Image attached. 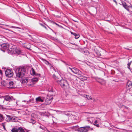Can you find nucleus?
Wrapping results in <instances>:
<instances>
[{"instance_id": "1", "label": "nucleus", "mask_w": 132, "mask_h": 132, "mask_svg": "<svg viewBox=\"0 0 132 132\" xmlns=\"http://www.w3.org/2000/svg\"><path fill=\"white\" fill-rule=\"evenodd\" d=\"M58 75V76H56V75H53V77L56 80L57 82L58 81L60 82V84L61 87L65 88L66 87H68L69 84L67 80L62 79L60 75Z\"/></svg>"}, {"instance_id": "2", "label": "nucleus", "mask_w": 132, "mask_h": 132, "mask_svg": "<svg viewBox=\"0 0 132 132\" xmlns=\"http://www.w3.org/2000/svg\"><path fill=\"white\" fill-rule=\"evenodd\" d=\"M15 72L16 74H25L26 69L24 67H20L16 69Z\"/></svg>"}, {"instance_id": "3", "label": "nucleus", "mask_w": 132, "mask_h": 132, "mask_svg": "<svg viewBox=\"0 0 132 132\" xmlns=\"http://www.w3.org/2000/svg\"><path fill=\"white\" fill-rule=\"evenodd\" d=\"M0 46H1L2 48L4 50H7L10 51V53H13L14 51V49L10 47V46L8 44H3L2 45L0 44Z\"/></svg>"}, {"instance_id": "4", "label": "nucleus", "mask_w": 132, "mask_h": 132, "mask_svg": "<svg viewBox=\"0 0 132 132\" xmlns=\"http://www.w3.org/2000/svg\"><path fill=\"white\" fill-rule=\"evenodd\" d=\"M89 126H86L84 127H80L78 129V131L81 132H87L90 129Z\"/></svg>"}, {"instance_id": "5", "label": "nucleus", "mask_w": 132, "mask_h": 132, "mask_svg": "<svg viewBox=\"0 0 132 132\" xmlns=\"http://www.w3.org/2000/svg\"><path fill=\"white\" fill-rule=\"evenodd\" d=\"M13 98L12 97H10L8 95L5 96H2L1 98V99L3 100V103H4L5 101H8L9 102L12 101V98Z\"/></svg>"}, {"instance_id": "6", "label": "nucleus", "mask_w": 132, "mask_h": 132, "mask_svg": "<svg viewBox=\"0 0 132 132\" xmlns=\"http://www.w3.org/2000/svg\"><path fill=\"white\" fill-rule=\"evenodd\" d=\"M2 69H4L3 71H5V74H13V72L11 69H6L5 68H2Z\"/></svg>"}, {"instance_id": "7", "label": "nucleus", "mask_w": 132, "mask_h": 132, "mask_svg": "<svg viewBox=\"0 0 132 132\" xmlns=\"http://www.w3.org/2000/svg\"><path fill=\"white\" fill-rule=\"evenodd\" d=\"M11 131L12 132H24L23 129L21 127L13 128L11 130Z\"/></svg>"}, {"instance_id": "8", "label": "nucleus", "mask_w": 132, "mask_h": 132, "mask_svg": "<svg viewBox=\"0 0 132 132\" xmlns=\"http://www.w3.org/2000/svg\"><path fill=\"white\" fill-rule=\"evenodd\" d=\"M69 68L75 74H80L81 73V72L80 71H79L78 69L76 68H71L69 67Z\"/></svg>"}, {"instance_id": "9", "label": "nucleus", "mask_w": 132, "mask_h": 132, "mask_svg": "<svg viewBox=\"0 0 132 132\" xmlns=\"http://www.w3.org/2000/svg\"><path fill=\"white\" fill-rule=\"evenodd\" d=\"M45 100V98L44 97L39 96L36 98V100L37 103L43 102Z\"/></svg>"}, {"instance_id": "10", "label": "nucleus", "mask_w": 132, "mask_h": 132, "mask_svg": "<svg viewBox=\"0 0 132 132\" xmlns=\"http://www.w3.org/2000/svg\"><path fill=\"white\" fill-rule=\"evenodd\" d=\"M122 2V5L123 7L127 10L129 11L128 7L129 6H127L126 3L122 1V0L121 1Z\"/></svg>"}, {"instance_id": "11", "label": "nucleus", "mask_w": 132, "mask_h": 132, "mask_svg": "<svg viewBox=\"0 0 132 132\" xmlns=\"http://www.w3.org/2000/svg\"><path fill=\"white\" fill-rule=\"evenodd\" d=\"M15 78L16 79L18 80L21 79L22 77L24 76V75H15Z\"/></svg>"}, {"instance_id": "12", "label": "nucleus", "mask_w": 132, "mask_h": 132, "mask_svg": "<svg viewBox=\"0 0 132 132\" xmlns=\"http://www.w3.org/2000/svg\"><path fill=\"white\" fill-rule=\"evenodd\" d=\"M12 49H13V48L14 49V51L13 52V53H11L12 54H15V53H17L18 54H20L21 53V51L20 50H19L18 49H15V48H12Z\"/></svg>"}, {"instance_id": "13", "label": "nucleus", "mask_w": 132, "mask_h": 132, "mask_svg": "<svg viewBox=\"0 0 132 132\" xmlns=\"http://www.w3.org/2000/svg\"><path fill=\"white\" fill-rule=\"evenodd\" d=\"M51 100H50L48 98H47L45 100V103L46 104H49L51 103Z\"/></svg>"}, {"instance_id": "14", "label": "nucleus", "mask_w": 132, "mask_h": 132, "mask_svg": "<svg viewBox=\"0 0 132 132\" xmlns=\"http://www.w3.org/2000/svg\"><path fill=\"white\" fill-rule=\"evenodd\" d=\"M127 85L129 89L131 88L132 87V82L130 81H129L127 84Z\"/></svg>"}, {"instance_id": "15", "label": "nucleus", "mask_w": 132, "mask_h": 132, "mask_svg": "<svg viewBox=\"0 0 132 132\" xmlns=\"http://www.w3.org/2000/svg\"><path fill=\"white\" fill-rule=\"evenodd\" d=\"M28 81V79L24 78L22 80L21 82L23 84H25L27 83Z\"/></svg>"}, {"instance_id": "16", "label": "nucleus", "mask_w": 132, "mask_h": 132, "mask_svg": "<svg viewBox=\"0 0 132 132\" xmlns=\"http://www.w3.org/2000/svg\"><path fill=\"white\" fill-rule=\"evenodd\" d=\"M98 82L102 85H105L106 84V82L105 81L103 80H100Z\"/></svg>"}, {"instance_id": "17", "label": "nucleus", "mask_w": 132, "mask_h": 132, "mask_svg": "<svg viewBox=\"0 0 132 132\" xmlns=\"http://www.w3.org/2000/svg\"><path fill=\"white\" fill-rule=\"evenodd\" d=\"M30 74H35V72L33 68H31L30 70Z\"/></svg>"}, {"instance_id": "18", "label": "nucleus", "mask_w": 132, "mask_h": 132, "mask_svg": "<svg viewBox=\"0 0 132 132\" xmlns=\"http://www.w3.org/2000/svg\"><path fill=\"white\" fill-rule=\"evenodd\" d=\"M80 79H81L82 81L86 80L87 79V78L86 77L83 76L82 75L81 76H80Z\"/></svg>"}, {"instance_id": "19", "label": "nucleus", "mask_w": 132, "mask_h": 132, "mask_svg": "<svg viewBox=\"0 0 132 132\" xmlns=\"http://www.w3.org/2000/svg\"><path fill=\"white\" fill-rule=\"evenodd\" d=\"M6 120L7 121H10L12 119L10 116L7 115Z\"/></svg>"}, {"instance_id": "20", "label": "nucleus", "mask_w": 132, "mask_h": 132, "mask_svg": "<svg viewBox=\"0 0 132 132\" xmlns=\"http://www.w3.org/2000/svg\"><path fill=\"white\" fill-rule=\"evenodd\" d=\"M47 98L52 101L53 98V96L52 95H50L49 96L48 95Z\"/></svg>"}, {"instance_id": "21", "label": "nucleus", "mask_w": 132, "mask_h": 132, "mask_svg": "<svg viewBox=\"0 0 132 132\" xmlns=\"http://www.w3.org/2000/svg\"><path fill=\"white\" fill-rule=\"evenodd\" d=\"M0 39L2 40L3 41H5L6 38L4 36L2 35H0Z\"/></svg>"}, {"instance_id": "22", "label": "nucleus", "mask_w": 132, "mask_h": 132, "mask_svg": "<svg viewBox=\"0 0 132 132\" xmlns=\"http://www.w3.org/2000/svg\"><path fill=\"white\" fill-rule=\"evenodd\" d=\"M4 118L3 115L0 113V122L2 121L3 120Z\"/></svg>"}, {"instance_id": "23", "label": "nucleus", "mask_w": 132, "mask_h": 132, "mask_svg": "<svg viewBox=\"0 0 132 132\" xmlns=\"http://www.w3.org/2000/svg\"><path fill=\"white\" fill-rule=\"evenodd\" d=\"M5 26H10V28H17V29H21V28H20L16 27H15V26H10L8 25H5Z\"/></svg>"}, {"instance_id": "24", "label": "nucleus", "mask_w": 132, "mask_h": 132, "mask_svg": "<svg viewBox=\"0 0 132 132\" xmlns=\"http://www.w3.org/2000/svg\"><path fill=\"white\" fill-rule=\"evenodd\" d=\"M38 80V79L37 78H34L32 79L31 81L33 82H36Z\"/></svg>"}, {"instance_id": "25", "label": "nucleus", "mask_w": 132, "mask_h": 132, "mask_svg": "<svg viewBox=\"0 0 132 132\" xmlns=\"http://www.w3.org/2000/svg\"><path fill=\"white\" fill-rule=\"evenodd\" d=\"M30 122L32 123L33 124H34L36 123V121L34 119H31L30 120Z\"/></svg>"}, {"instance_id": "26", "label": "nucleus", "mask_w": 132, "mask_h": 132, "mask_svg": "<svg viewBox=\"0 0 132 132\" xmlns=\"http://www.w3.org/2000/svg\"><path fill=\"white\" fill-rule=\"evenodd\" d=\"M45 116H49L50 115V113L47 112H45Z\"/></svg>"}, {"instance_id": "27", "label": "nucleus", "mask_w": 132, "mask_h": 132, "mask_svg": "<svg viewBox=\"0 0 132 132\" xmlns=\"http://www.w3.org/2000/svg\"><path fill=\"white\" fill-rule=\"evenodd\" d=\"M86 98H87L88 100H92L93 99V98L91 96L88 95H87Z\"/></svg>"}, {"instance_id": "28", "label": "nucleus", "mask_w": 132, "mask_h": 132, "mask_svg": "<svg viewBox=\"0 0 132 132\" xmlns=\"http://www.w3.org/2000/svg\"><path fill=\"white\" fill-rule=\"evenodd\" d=\"M79 36H80L79 34H76V35L75 36V38L76 39H77L79 37Z\"/></svg>"}, {"instance_id": "29", "label": "nucleus", "mask_w": 132, "mask_h": 132, "mask_svg": "<svg viewBox=\"0 0 132 132\" xmlns=\"http://www.w3.org/2000/svg\"><path fill=\"white\" fill-rule=\"evenodd\" d=\"M2 126H3V128L5 129V123H2Z\"/></svg>"}, {"instance_id": "30", "label": "nucleus", "mask_w": 132, "mask_h": 132, "mask_svg": "<svg viewBox=\"0 0 132 132\" xmlns=\"http://www.w3.org/2000/svg\"><path fill=\"white\" fill-rule=\"evenodd\" d=\"M8 84H9V86H12L13 85V82L12 81H10V82Z\"/></svg>"}, {"instance_id": "31", "label": "nucleus", "mask_w": 132, "mask_h": 132, "mask_svg": "<svg viewBox=\"0 0 132 132\" xmlns=\"http://www.w3.org/2000/svg\"><path fill=\"white\" fill-rule=\"evenodd\" d=\"M1 83L2 85H3L4 86L6 85V83L4 81H3L2 82H1Z\"/></svg>"}, {"instance_id": "32", "label": "nucleus", "mask_w": 132, "mask_h": 132, "mask_svg": "<svg viewBox=\"0 0 132 132\" xmlns=\"http://www.w3.org/2000/svg\"><path fill=\"white\" fill-rule=\"evenodd\" d=\"M45 112H40V114L42 116H45Z\"/></svg>"}, {"instance_id": "33", "label": "nucleus", "mask_w": 132, "mask_h": 132, "mask_svg": "<svg viewBox=\"0 0 132 132\" xmlns=\"http://www.w3.org/2000/svg\"><path fill=\"white\" fill-rule=\"evenodd\" d=\"M7 77H13V76L11 75H5Z\"/></svg>"}, {"instance_id": "34", "label": "nucleus", "mask_w": 132, "mask_h": 132, "mask_svg": "<svg viewBox=\"0 0 132 132\" xmlns=\"http://www.w3.org/2000/svg\"><path fill=\"white\" fill-rule=\"evenodd\" d=\"M40 24L42 26L44 27L45 29H46L47 30H48L47 28V27L46 26L43 25V24L41 23H40Z\"/></svg>"}, {"instance_id": "35", "label": "nucleus", "mask_w": 132, "mask_h": 132, "mask_svg": "<svg viewBox=\"0 0 132 132\" xmlns=\"http://www.w3.org/2000/svg\"><path fill=\"white\" fill-rule=\"evenodd\" d=\"M92 100H93V102H96L97 100V98H93Z\"/></svg>"}, {"instance_id": "36", "label": "nucleus", "mask_w": 132, "mask_h": 132, "mask_svg": "<svg viewBox=\"0 0 132 132\" xmlns=\"http://www.w3.org/2000/svg\"><path fill=\"white\" fill-rule=\"evenodd\" d=\"M34 100L33 99H31V100H30L29 101H28L27 102H32V103H33Z\"/></svg>"}, {"instance_id": "37", "label": "nucleus", "mask_w": 132, "mask_h": 132, "mask_svg": "<svg viewBox=\"0 0 132 132\" xmlns=\"http://www.w3.org/2000/svg\"><path fill=\"white\" fill-rule=\"evenodd\" d=\"M43 60L45 61L46 62V63H47L48 64H49L48 62V61H47V60H45V59H43Z\"/></svg>"}, {"instance_id": "38", "label": "nucleus", "mask_w": 132, "mask_h": 132, "mask_svg": "<svg viewBox=\"0 0 132 132\" xmlns=\"http://www.w3.org/2000/svg\"><path fill=\"white\" fill-rule=\"evenodd\" d=\"M71 33L72 34L74 35L75 36L76 35V33H74L72 32H71Z\"/></svg>"}, {"instance_id": "39", "label": "nucleus", "mask_w": 132, "mask_h": 132, "mask_svg": "<svg viewBox=\"0 0 132 132\" xmlns=\"http://www.w3.org/2000/svg\"><path fill=\"white\" fill-rule=\"evenodd\" d=\"M88 95L84 94L83 95V96L85 98H87Z\"/></svg>"}, {"instance_id": "40", "label": "nucleus", "mask_w": 132, "mask_h": 132, "mask_svg": "<svg viewBox=\"0 0 132 132\" xmlns=\"http://www.w3.org/2000/svg\"><path fill=\"white\" fill-rule=\"evenodd\" d=\"M2 71H3V70H1L0 69V74H1V75L2 74H3Z\"/></svg>"}, {"instance_id": "41", "label": "nucleus", "mask_w": 132, "mask_h": 132, "mask_svg": "<svg viewBox=\"0 0 132 132\" xmlns=\"http://www.w3.org/2000/svg\"><path fill=\"white\" fill-rule=\"evenodd\" d=\"M123 106V108H124L126 109H128V108L127 107H126L125 106Z\"/></svg>"}, {"instance_id": "42", "label": "nucleus", "mask_w": 132, "mask_h": 132, "mask_svg": "<svg viewBox=\"0 0 132 132\" xmlns=\"http://www.w3.org/2000/svg\"><path fill=\"white\" fill-rule=\"evenodd\" d=\"M113 1L115 3H116V4L117 5V1H116V0H113Z\"/></svg>"}, {"instance_id": "43", "label": "nucleus", "mask_w": 132, "mask_h": 132, "mask_svg": "<svg viewBox=\"0 0 132 132\" xmlns=\"http://www.w3.org/2000/svg\"><path fill=\"white\" fill-rule=\"evenodd\" d=\"M48 27L50 29H51L53 32H54V33H55V34H56V33H55V32H54V31L51 28H49V27H48Z\"/></svg>"}, {"instance_id": "44", "label": "nucleus", "mask_w": 132, "mask_h": 132, "mask_svg": "<svg viewBox=\"0 0 132 132\" xmlns=\"http://www.w3.org/2000/svg\"><path fill=\"white\" fill-rule=\"evenodd\" d=\"M54 23L55 24H56L58 26H59V25L57 24L56 23H55V22H54Z\"/></svg>"}, {"instance_id": "45", "label": "nucleus", "mask_w": 132, "mask_h": 132, "mask_svg": "<svg viewBox=\"0 0 132 132\" xmlns=\"http://www.w3.org/2000/svg\"><path fill=\"white\" fill-rule=\"evenodd\" d=\"M129 7H130L132 9V5L130 6H129Z\"/></svg>"}, {"instance_id": "46", "label": "nucleus", "mask_w": 132, "mask_h": 132, "mask_svg": "<svg viewBox=\"0 0 132 132\" xmlns=\"http://www.w3.org/2000/svg\"><path fill=\"white\" fill-rule=\"evenodd\" d=\"M63 62L65 63V64L66 65H67L66 63V62H65L63 61Z\"/></svg>"}, {"instance_id": "47", "label": "nucleus", "mask_w": 132, "mask_h": 132, "mask_svg": "<svg viewBox=\"0 0 132 132\" xmlns=\"http://www.w3.org/2000/svg\"><path fill=\"white\" fill-rule=\"evenodd\" d=\"M96 126H97V127H98V126H99V125H98V124H97L96 125Z\"/></svg>"}, {"instance_id": "48", "label": "nucleus", "mask_w": 132, "mask_h": 132, "mask_svg": "<svg viewBox=\"0 0 132 132\" xmlns=\"http://www.w3.org/2000/svg\"><path fill=\"white\" fill-rule=\"evenodd\" d=\"M97 123L96 121H95V123Z\"/></svg>"}, {"instance_id": "49", "label": "nucleus", "mask_w": 132, "mask_h": 132, "mask_svg": "<svg viewBox=\"0 0 132 132\" xmlns=\"http://www.w3.org/2000/svg\"><path fill=\"white\" fill-rule=\"evenodd\" d=\"M129 59H128V60H129Z\"/></svg>"}, {"instance_id": "50", "label": "nucleus", "mask_w": 132, "mask_h": 132, "mask_svg": "<svg viewBox=\"0 0 132 132\" xmlns=\"http://www.w3.org/2000/svg\"><path fill=\"white\" fill-rule=\"evenodd\" d=\"M121 1H122V0H120Z\"/></svg>"}]
</instances>
